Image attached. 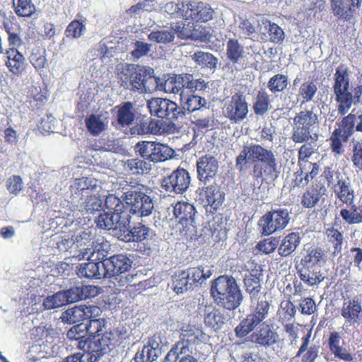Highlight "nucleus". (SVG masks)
I'll use <instances>...</instances> for the list:
<instances>
[{"label": "nucleus", "mask_w": 362, "mask_h": 362, "mask_svg": "<svg viewBox=\"0 0 362 362\" xmlns=\"http://www.w3.org/2000/svg\"><path fill=\"white\" fill-rule=\"evenodd\" d=\"M317 127L318 117L313 107L300 111L293 118L291 139L296 144H303L298 151L300 165L314 153L312 144L318 140Z\"/></svg>", "instance_id": "f257e3e1"}, {"label": "nucleus", "mask_w": 362, "mask_h": 362, "mask_svg": "<svg viewBox=\"0 0 362 362\" xmlns=\"http://www.w3.org/2000/svg\"><path fill=\"white\" fill-rule=\"evenodd\" d=\"M261 162L253 166V177L256 179L266 177L272 178L278 170V162L275 153L259 144H247L243 146L235 160V167L240 171H245L247 162Z\"/></svg>", "instance_id": "f03ea898"}, {"label": "nucleus", "mask_w": 362, "mask_h": 362, "mask_svg": "<svg viewBox=\"0 0 362 362\" xmlns=\"http://www.w3.org/2000/svg\"><path fill=\"white\" fill-rule=\"evenodd\" d=\"M211 296L215 303L228 310H234L243 300V295L232 276H220L211 281Z\"/></svg>", "instance_id": "7ed1b4c3"}, {"label": "nucleus", "mask_w": 362, "mask_h": 362, "mask_svg": "<svg viewBox=\"0 0 362 362\" xmlns=\"http://www.w3.org/2000/svg\"><path fill=\"white\" fill-rule=\"evenodd\" d=\"M126 204V211L137 218L147 217L153 214L156 199L141 192L139 187H132L122 197Z\"/></svg>", "instance_id": "20e7f679"}, {"label": "nucleus", "mask_w": 362, "mask_h": 362, "mask_svg": "<svg viewBox=\"0 0 362 362\" xmlns=\"http://www.w3.org/2000/svg\"><path fill=\"white\" fill-rule=\"evenodd\" d=\"M250 310V313L235 329V334L239 338L246 337L268 317L269 304L266 296H261L259 300H251Z\"/></svg>", "instance_id": "39448f33"}, {"label": "nucleus", "mask_w": 362, "mask_h": 362, "mask_svg": "<svg viewBox=\"0 0 362 362\" xmlns=\"http://www.w3.org/2000/svg\"><path fill=\"white\" fill-rule=\"evenodd\" d=\"M108 278L117 286H124L131 282L133 276L127 274L132 268V259L124 254H117L105 259Z\"/></svg>", "instance_id": "423d86ee"}, {"label": "nucleus", "mask_w": 362, "mask_h": 362, "mask_svg": "<svg viewBox=\"0 0 362 362\" xmlns=\"http://www.w3.org/2000/svg\"><path fill=\"white\" fill-rule=\"evenodd\" d=\"M131 216L125 211H107L99 215L96 223L98 227L112 231L119 240L129 226Z\"/></svg>", "instance_id": "0eeeda50"}, {"label": "nucleus", "mask_w": 362, "mask_h": 362, "mask_svg": "<svg viewBox=\"0 0 362 362\" xmlns=\"http://www.w3.org/2000/svg\"><path fill=\"white\" fill-rule=\"evenodd\" d=\"M291 218L287 209H279L266 213L258 221L259 232L263 235H269L284 229Z\"/></svg>", "instance_id": "6e6552de"}, {"label": "nucleus", "mask_w": 362, "mask_h": 362, "mask_svg": "<svg viewBox=\"0 0 362 362\" xmlns=\"http://www.w3.org/2000/svg\"><path fill=\"white\" fill-rule=\"evenodd\" d=\"M147 107L151 115L173 120L184 118L182 109L172 100L154 98L147 101Z\"/></svg>", "instance_id": "1a4fd4ad"}, {"label": "nucleus", "mask_w": 362, "mask_h": 362, "mask_svg": "<svg viewBox=\"0 0 362 362\" xmlns=\"http://www.w3.org/2000/svg\"><path fill=\"white\" fill-rule=\"evenodd\" d=\"M334 81L333 90L336 101L339 105L349 103L351 98L349 68L344 64L339 66L334 74Z\"/></svg>", "instance_id": "9d476101"}, {"label": "nucleus", "mask_w": 362, "mask_h": 362, "mask_svg": "<svg viewBox=\"0 0 362 362\" xmlns=\"http://www.w3.org/2000/svg\"><path fill=\"white\" fill-rule=\"evenodd\" d=\"M248 104L245 97L239 93L234 94L229 100L226 101L223 107V114L230 122L239 124L247 116Z\"/></svg>", "instance_id": "9b49d317"}, {"label": "nucleus", "mask_w": 362, "mask_h": 362, "mask_svg": "<svg viewBox=\"0 0 362 362\" xmlns=\"http://www.w3.org/2000/svg\"><path fill=\"white\" fill-rule=\"evenodd\" d=\"M134 78L135 92L152 93L160 89V79L155 76L154 70L151 68L134 65Z\"/></svg>", "instance_id": "f8f14e48"}, {"label": "nucleus", "mask_w": 362, "mask_h": 362, "mask_svg": "<svg viewBox=\"0 0 362 362\" xmlns=\"http://www.w3.org/2000/svg\"><path fill=\"white\" fill-rule=\"evenodd\" d=\"M173 213L182 226L180 230L185 233V235H193L196 232L194 206L187 202H177L173 207Z\"/></svg>", "instance_id": "ddd939ff"}, {"label": "nucleus", "mask_w": 362, "mask_h": 362, "mask_svg": "<svg viewBox=\"0 0 362 362\" xmlns=\"http://www.w3.org/2000/svg\"><path fill=\"white\" fill-rule=\"evenodd\" d=\"M189 185L190 176L188 171L178 168L163 180L161 187L170 193L183 194Z\"/></svg>", "instance_id": "4468645a"}, {"label": "nucleus", "mask_w": 362, "mask_h": 362, "mask_svg": "<svg viewBox=\"0 0 362 362\" xmlns=\"http://www.w3.org/2000/svg\"><path fill=\"white\" fill-rule=\"evenodd\" d=\"M183 17L197 21L207 22L214 17V11L208 4L197 1H185L182 4Z\"/></svg>", "instance_id": "2eb2a0df"}, {"label": "nucleus", "mask_w": 362, "mask_h": 362, "mask_svg": "<svg viewBox=\"0 0 362 362\" xmlns=\"http://www.w3.org/2000/svg\"><path fill=\"white\" fill-rule=\"evenodd\" d=\"M100 309L98 306L79 305L63 312L60 318L63 322L75 324L95 318L100 315Z\"/></svg>", "instance_id": "dca6fc26"}, {"label": "nucleus", "mask_w": 362, "mask_h": 362, "mask_svg": "<svg viewBox=\"0 0 362 362\" xmlns=\"http://www.w3.org/2000/svg\"><path fill=\"white\" fill-rule=\"evenodd\" d=\"M117 335L112 332L105 331L102 334L95 335L90 339L89 350H90V359L97 361L107 352L110 345L114 344Z\"/></svg>", "instance_id": "f3484780"}, {"label": "nucleus", "mask_w": 362, "mask_h": 362, "mask_svg": "<svg viewBox=\"0 0 362 362\" xmlns=\"http://www.w3.org/2000/svg\"><path fill=\"white\" fill-rule=\"evenodd\" d=\"M77 274L81 278L90 279H101L108 278L105 259L98 262H88L79 264L77 267Z\"/></svg>", "instance_id": "a211bd4d"}, {"label": "nucleus", "mask_w": 362, "mask_h": 362, "mask_svg": "<svg viewBox=\"0 0 362 362\" xmlns=\"http://www.w3.org/2000/svg\"><path fill=\"white\" fill-rule=\"evenodd\" d=\"M249 339L257 346L268 348L278 342L279 336L269 325H262L250 335Z\"/></svg>", "instance_id": "6ab92c4d"}, {"label": "nucleus", "mask_w": 362, "mask_h": 362, "mask_svg": "<svg viewBox=\"0 0 362 362\" xmlns=\"http://www.w3.org/2000/svg\"><path fill=\"white\" fill-rule=\"evenodd\" d=\"M340 313L344 318L346 322L349 325H358L360 317L362 315V305L361 301L357 297L344 299Z\"/></svg>", "instance_id": "aec40b11"}, {"label": "nucleus", "mask_w": 362, "mask_h": 362, "mask_svg": "<svg viewBox=\"0 0 362 362\" xmlns=\"http://www.w3.org/2000/svg\"><path fill=\"white\" fill-rule=\"evenodd\" d=\"M218 169V163L216 158L211 155L201 157L197 162L198 178L201 182H206L214 177Z\"/></svg>", "instance_id": "412c9836"}, {"label": "nucleus", "mask_w": 362, "mask_h": 362, "mask_svg": "<svg viewBox=\"0 0 362 362\" xmlns=\"http://www.w3.org/2000/svg\"><path fill=\"white\" fill-rule=\"evenodd\" d=\"M98 187V180L94 178L83 177L76 179L71 185L73 202L80 199V197L93 194Z\"/></svg>", "instance_id": "4be33fe9"}, {"label": "nucleus", "mask_w": 362, "mask_h": 362, "mask_svg": "<svg viewBox=\"0 0 362 362\" xmlns=\"http://www.w3.org/2000/svg\"><path fill=\"white\" fill-rule=\"evenodd\" d=\"M189 345L185 341L176 343L168 351L163 362H197Z\"/></svg>", "instance_id": "5701e85b"}, {"label": "nucleus", "mask_w": 362, "mask_h": 362, "mask_svg": "<svg viewBox=\"0 0 362 362\" xmlns=\"http://www.w3.org/2000/svg\"><path fill=\"white\" fill-rule=\"evenodd\" d=\"M187 79L188 74L169 76L160 86L166 93H179L181 98L187 90Z\"/></svg>", "instance_id": "b1692460"}, {"label": "nucleus", "mask_w": 362, "mask_h": 362, "mask_svg": "<svg viewBox=\"0 0 362 362\" xmlns=\"http://www.w3.org/2000/svg\"><path fill=\"white\" fill-rule=\"evenodd\" d=\"M259 30L271 42L281 44L285 38L283 29L277 24L267 19H262L259 22Z\"/></svg>", "instance_id": "393cba45"}, {"label": "nucleus", "mask_w": 362, "mask_h": 362, "mask_svg": "<svg viewBox=\"0 0 362 362\" xmlns=\"http://www.w3.org/2000/svg\"><path fill=\"white\" fill-rule=\"evenodd\" d=\"M318 93L317 83L313 81H307L301 83L298 89V94L296 99L292 100L291 96L288 97L292 106H295L300 100V106L303 104L315 101Z\"/></svg>", "instance_id": "a878e982"}, {"label": "nucleus", "mask_w": 362, "mask_h": 362, "mask_svg": "<svg viewBox=\"0 0 362 362\" xmlns=\"http://www.w3.org/2000/svg\"><path fill=\"white\" fill-rule=\"evenodd\" d=\"M181 102L180 109H182L184 117L187 112H209V108L206 107V100L204 98L197 95H187L186 93L180 98Z\"/></svg>", "instance_id": "bb28decb"}, {"label": "nucleus", "mask_w": 362, "mask_h": 362, "mask_svg": "<svg viewBox=\"0 0 362 362\" xmlns=\"http://www.w3.org/2000/svg\"><path fill=\"white\" fill-rule=\"evenodd\" d=\"M6 54V65L8 70L17 76L24 73L27 66L24 56L16 49H10Z\"/></svg>", "instance_id": "cd10ccee"}, {"label": "nucleus", "mask_w": 362, "mask_h": 362, "mask_svg": "<svg viewBox=\"0 0 362 362\" xmlns=\"http://www.w3.org/2000/svg\"><path fill=\"white\" fill-rule=\"evenodd\" d=\"M204 316L205 325L214 331L220 329L228 321V317L222 310L211 306L205 307Z\"/></svg>", "instance_id": "c85d7f7f"}, {"label": "nucleus", "mask_w": 362, "mask_h": 362, "mask_svg": "<svg viewBox=\"0 0 362 362\" xmlns=\"http://www.w3.org/2000/svg\"><path fill=\"white\" fill-rule=\"evenodd\" d=\"M337 183L334 186V192L337 198L347 205H351L355 197L354 191L348 178L337 176Z\"/></svg>", "instance_id": "c756f323"}, {"label": "nucleus", "mask_w": 362, "mask_h": 362, "mask_svg": "<svg viewBox=\"0 0 362 362\" xmlns=\"http://www.w3.org/2000/svg\"><path fill=\"white\" fill-rule=\"evenodd\" d=\"M320 168L315 163L305 161L300 163V170L296 173V185L305 186L319 173Z\"/></svg>", "instance_id": "7c9ffc66"}, {"label": "nucleus", "mask_w": 362, "mask_h": 362, "mask_svg": "<svg viewBox=\"0 0 362 362\" xmlns=\"http://www.w3.org/2000/svg\"><path fill=\"white\" fill-rule=\"evenodd\" d=\"M117 69L119 86L125 89L135 92L134 65L130 64H119Z\"/></svg>", "instance_id": "2f4dec72"}, {"label": "nucleus", "mask_w": 362, "mask_h": 362, "mask_svg": "<svg viewBox=\"0 0 362 362\" xmlns=\"http://www.w3.org/2000/svg\"><path fill=\"white\" fill-rule=\"evenodd\" d=\"M298 274L300 280L310 286L317 285L324 280L319 267L302 265L298 268Z\"/></svg>", "instance_id": "473e14b6"}, {"label": "nucleus", "mask_w": 362, "mask_h": 362, "mask_svg": "<svg viewBox=\"0 0 362 362\" xmlns=\"http://www.w3.org/2000/svg\"><path fill=\"white\" fill-rule=\"evenodd\" d=\"M226 57L233 64H239L243 69L245 68L244 63L241 62L245 57L244 47L239 43L237 39L230 38L227 41Z\"/></svg>", "instance_id": "72a5a7b5"}, {"label": "nucleus", "mask_w": 362, "mask_h": 362, "mask_svg": "<svg viewBox=\"0 0 362 362\" xmlns=\"http://www.w3.org/2000/svg\"><path fill=\"white\" fill-rule=\"evenodd\" d=\"M148 37L149 40L155 42L157 44L172 43L175 38V32L173 29V25L170 26H158L148 34Z\"/></svg>", "instance_id": "f704fd0d"}, {"label": "nucleus", "mask_w": 362, "mask_h": 362, "mask_svg": "<svg viewBox=\"0 0 362 362\" xmlns=\"http://www.w3.org/2000/svg\"><path fill=\"white\" fill-rule=\"evenodd\" d=\"M95 289V287L79 285L62 291V292L64 295L66 303L69 304L89 298L91 295L90 291Z\"/></svg>", "instance_id": "c9c22d12"}, {"label": "nucleus", "mask_w": 362, "mask_h": 362, "mask_svg": "<svg viewBox=\"0 0 362 362\" xmlns=\"http://www.w3.org/2000/svg\"><path fill=\"white\" fill-rule=\"evenodd\" d=\"M76 202L75 206L79 211L86 212L87 214H93L99 211L103 204V200L95 194H89L87 197H80L75 200Z\"/></svg>", "instance_id": "e433bc0d"}, {"label": "nucleus", "mask_w": 362, "mask_h": 362, "mask_svg": "<svg viewBox=\"0 0 362 362\" xmlns=\"http://www.w3.org/2000/svg\"><path fill=\"white\" fill-rule=\"evenodd\" d=\"M325 192V186L322 183H317L303 194L301 204L306 208H313L320 201Z\"/></svg>", "instance_id": "4c0bfd02"}, {"label": "nucleus", "mask_w": 362, "mask_h": 362, "mask_svg": "<svg viewBox=\"0 0 362 362\" xmlns=\"http://www.w3.org/2000/svg\"><path fill=\"white\" fill-rule=\"evenodd\" d=\"M107 117L104 115L91 114L86 119L88 131L93 136L100 134L107 127Z\"/></svg>", "instance_id": "58836bf2"}, {"label": "nucleus", "mask_w": 362, "mask_h": 362, "mask_svg": "<svg viewBox=\"0 0 362 362\" xmlns=\"http://www.w3.org/2000/svg\"><path fill=\"white\" fill-rule=\"evenodd\" d=\"M201 194L205 197L207 204L214 209L219 207L224 200L223 192L221 190L220 187L215 183L206 187L205 189H203Z\"/></svg>", "instance_id": "ea45409f"}, {"label": "nucleus", "mask_w": 362, "mask_h": 362, "mask_svg": "<svg viewBox=\"0 0 362 362\" xmlns=\"http://www.w3.org/2000/svg\"><path fill=\"white\" fill-rule=\"evenodd\" d=\"M150 229L146 226L138 223L130 230L129 227H127V230L122 234L120 239L124 242H141L149 236Z\"/></svg>", "instance_id": "a19ab883"}, {"label": "nucleus", "mask_w": 362, "mask_h": 362, "mask_svg": "<svg viewBox=\"0 0 362 362\" xmlns=\"http://www.w3.org/2000/svg\"><path fill=\"white\" fill-rule=\"evenodd\" d=\"M334 16L344 21L350 20L356 11L347 0H330Z\"/></svg>", "instance_id": "79ce46f5"}, {"label": "nucleus", "mask_w": 362, "mask_h": 362, "mask_svg": "<svg viewBox=\"0 0 362 362\" xmlns=\"http://www.w3.org/2000/svg\"><path fill=\"white\" fill-rule=\"evenodd\" d=\"M244 284L245 291L250 296V300H259L261 298V296H265V294L261 291L262 285L260 279L256 274H249L246 275L244 278Z\"/></svg>", "instance_id": "37998d69"}, {"label": "nucleus", "mask_w": 362, "mask_h": 362, "mask_svg": "<svg viewBox=\"0 0 362 362\" xmlns=\"http://www.w3.org/2000/svg\"><path fill=\"white\" fill-rule=\"evenodd\" d=\"M117 112V121L122 127L129 126L135 119V113L133 104L131 102H125L118 106Z\"/></svg>", "instance_id": "c03bdc74"}, {"label": "nucleus", "mask_w": 362, "mask_h": 362, "mask_svg": "<svg viewBox=\"0 0 362 362\" xmlns=\"http://www.w3.org/2000/svg\"><path fill=\"white\" fill-rule=\"evenodd\" d=\"M192 59L202 69H207L214 72L217 69L218 59L211 53L199 51L192 55Z\"/></svg>", "instance_id": "a18cd8bd"}, {"label": "nucleus", "mask_w": 362, "mask_h": 362, "mask_svg": "<svg viewBox=\"0 0 362 362\" xmlns=\"http://www.w3.org/2000/svg\"><path fill=\"white\" fill-rule=\"evenodd\" d=\"M300 243V238L298 233H291L286 235L282 240L278 252L282 257H287L295 251Z\"/></svg>", "instance_id": "49530a36"}, {"label": "nucleus", "mask_w": 362, "mask_h": 362, "mask_svg": "<svg viewBox=\"0 0 362 362\" xmlns=\"http://www.w3.org/2000/svg\"><path fill=\"white\" fill-rule=\"evenodd\" d=\"M123 166L126 171L133 175L143 174L151 169L149 163L137 158L127 160L124 161Z\"/></svg>", "instance_id": "de8ad7c7"}, {"label": "nucleus", "mask_w": 362, "mask_h": 362, "mask_svg": "<svg viewBox=\"0 0 362 362\" xmlns=\"http://www.w3.org/2000/svg\"><path fill=\"white\" fill-rule=\"evenodd\" d=\"M350 133L344 132L341 129H336L330 137L331 148L333 152L341 154L343 152V144L347 142Z\"/></svg>", "instance_id": "09e8293b"}, {"label": "nucleus", "mask_w": 362, "mask_h": 362, "mask_svg": "<svg viewBox=\"0 0 362 362\" xmlns=\"http://www.w3.org/2000/svg\"><path fill=\"white\" fill-rule=\"evenodd\" d=\"M186 275L192 278V283L195 286L202 285L206 279L211 276V272L207 267H190L185 270Z\"/></svg>", "instance_id": "8fccbe9b"}, {"label": "nucleus", "mask_w": 362, "mask_h": 362, "mask_svg": "<svg viewBox=\"0 0 362 362\" xmlns=\"http://www.w3.org/2000/svg\"><path fill=\"white\" fill-rule=\"evenodd\" d=\"M155 143L151 141H141L134 146L136 153L140 156L143 160L149 163L153 162V156L155 155Z\"/></svg>", "instance_id": "3c124183"}, {"label": "nucleus", "mask_w": 362, "mask_h": 362, "mask_svg": "<svg viewBox=\"0 0 362 362\" xmlns=\"http://www.w3.org/2000/svg\"><path fill=\"white\" fill-rule=\"evenodd\" d=\"M325 257V254L321 248H313L301 259V264L320 267L326 262Z\"/></svg>", "instance_id": "603ef678"}, {"label": "nucleus", "mask_w": 362, "mask_h": 362, "mask_svg": "<svg viewBox=\"0 0 362 362\" xmlns=\"http://www.w3.org/2000/svg\"><path fill=\"white\" fill-rule=\"evenodd\" d=\"M362 103V85L356 86L351 90V98L349 103L338 105L337 110L341 115H344L351 109L352 105Z\"/></svg>", "instance_id": "864d4df0"}, {"label": "nucleus", "mask_w": 362, "mask_h": 362, "mask_svg": "<svg viewBox=\"0 0 362 362\" xmlns=\"http://www.w3.org/2000/svg\"><path fill=\"white\" fill-rule=\"evenodd\" d=\"M155 155L153 156V163H160L171 159L175 156V151L166 144L156 141Z\"/></svg>", "instance_id": "5fc2aeb1"}, {"label": "nucleus", "mask_w": 362, "mask_h": 362, "mask_svg": "<svg viewBox=\"0 0 362 362\" xmlns=\"http://www.w3.org/2000/svg\"><path fill=\"white\" fill-rule=\"evenodd\" d=\"M349 209H342L340 215L348 224H357L362 222V209L351 204Z\"/></svg>", "instance_id": "6e6d98bb"}, {"label": "nucleus", "mask_w": 362, "mask_h": 362, "mask_svg": "<svg viewBox=\"0 0 362 362\" xmlns=\"http://www.w3.org/2000/svg\"><path fill=\"white\" fill-rule=\"evenodd\" d=\"M269 96L266 91H259L253 104V110L257 115H263L269 109Z\"/></svg>", "instance_id": "4d7b16f0"}, {"label": "nucleus", "mask_w": 362, "mask_h": 362, "mask_svg": "<svg viewBox=\"0 0 362 362\" xmlns=\"http://www.w3.org/2000/svg\"><path fill=\"white\" fill-rule=\"evenodd\" d=\"M288 83L286 75L278 74L270 78L267 83V88L272 93H276L284 90Z\"/></svg>", "instance_id": "13d9d810"}, {"label": "nucleus", "mask_w": 362, "mask_h": 362, "mask_svg": "<svg viewBox=\"0 0 362 362\" xmlns=\"http://www.w3.org/2000/svg\"><path fill=\"white\" fill-rule=\"evenodd\" d=\"M16 13L22 17H30L35 12L31 0H13Z\"/></svg>", "instance_id": "bf43d9fd"}, {"label": "nucleus", "mask_w": 362, "mask_h": 362, "mask_svg": "<svg viewBox=\"0 0 362 362\" xmlns=\"http://www.w3.org/2000/svg\"><path fill=\"white\" fill-rule=\"evenodd\" d=\"M65 305H66V303L64 300V295L62 293V291L53 295L48 296L43 301V306L47 310L58 308Z\"/></svg>", "instance_id": "052dcab7"}, {"label": "nucleus", "mask_w": 362, "mask_h": 362, "mask_svg": "<svg viewBox=\"0 0 362 362\" xmlns=\"http://www.w3.org/2000/svg\"><path fill=\"white\" fill-rule=\"evenodd\" d=\"M187 89L192 93L196 91L204 93L209 90V82L199 78H194L192 74H188Z\"/></svg>", "instance_id": "680f3d73"}, {"label": "nucleus", "mask_w": 362, "mask_h": 362, "mask_svg": "<svg viewBox=\"0 0 362 362\" xmlns=\"http://www.w3.org/2000/svg\"><path fill=\"white\" fill-rule=\"evenodd\" d=\"M255 33V25L247 19H242L235 30V33L240 38H251L252 35H254Z\"/></svg>", "instance_id": "e2e57ef3"}, {"label": "nucleus", "mask_w": 362, "mask_h": 362, "mask_svg": "<svg viewBox=\"0 0 362 362\" xmlns=\"http://www.w3.org/2000/svg\"><path fill=\"white\" fill-rule=\"evenodd\" d=\"M89 323L88 325H85L86 326V333L88 334L92 337L95 335L102 334L103 332V329L105 328V322L104 320L100 319H89Z\"/></svg>", "instance_id": "0e129e2a"}, {"label": "nucleus", "mask_w": 362, "mask_h": 362, "mask_svg": "<svg viewBox=\"0 0 362 362\" xmlns=\"http://www.w3.org/2000/svg\"><path fill=\"white\" fill-rule=\"evenodd\" d=\"M86 30V25L78 21H71L65 30L66 35L69 37L78 38Z\"/></svg>", "instance_id": "69168bd1"}, {"label": "nucleus", "mask_w": 362, "mask_h": 362, "mask_svg": "<svg viewBox=\"0 0 362 362\" xmlns=\"http://www.w3.org/2000/svg\"><path fill=\"white\" fill-rule=\"evenodd\" d=\"M105 205L108 209L107 211H125L126 204L124 205L120 199L115 194H109L105 200Z\"/></svg>", "instance_id": "338daca9"}, {"label": "nucleus", "mask_w": 362, "mask_h": 362, "mask_svg": "<svg viewBox=\"0 0 362 362\" xmlns=\"http://www.w3.org/2000/svg\"><path fill=\"white\" fill-rule=\"evenodd\" d=\"M329 241L332 243L334 247L333 255L339 254L342 250L343 236L337 230H329L327 233Z\"/></svg>", "instance_id": "774afa93"}]
</instances>
